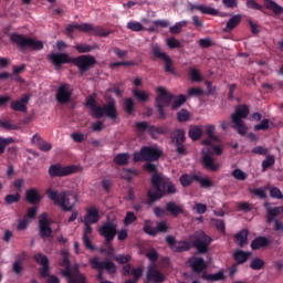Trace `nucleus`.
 <instances>
[{"mask_svg":"<svg viewBox=\"0 0 283 283\" xmlns=\"http://www.w3.org/2000/svg\"><path fill=\"white\" fill-rule=\"evenodd\" d=\"M76 174V166H62L61 164L51 165L49 168V176L51 178H63Z\"/></svg>","mask_w":283,"mask_h":283,"instance_id":"nucleus-14","label":"nucleus"},{"mask_svg":"<svg viewBox=\"0 0 283 283\" xmlns=\"http://www.w3.org/2000/svg\"><path fill=\"white\" fill-rule=\"evenodd\" d=\"M202 280H209L210 282H218L220 280H224V272L219 271L214 274H203Z\"/></svg>","mask_w":283,"mask_h":283,"instance_id":"nucleus-47","label":"nucleus"},{"mask_svg":"<svg viewBox=\"0 0 283 283\" xmlns=\"http://www.w3.org/2000/svg\"><path fill=\"white\" fill-rule=\"evenodd\" d=\"M216 132V126L213 125H207L206 126V134L208 136V140H213L214 143H220V139L218 138V136L214 135Z\"/></svg>","mask_w":283,"mask_h":283,"instance_id":"nucleus-48","label":"nucleus"},{"mask_svg":"<svg viewBox=\"0 0 283 283\" xmlns=\"http://www.w3.org/2000/svg\"><path fill=\"white\" fill-rule=\"evenodd\" d=\"M98 233L105 239L107 244H112L114 238H116V233H118V223L108 220L102 224L98 229Z\"/></svg>","mask_w":283,"mask_h":283,"instance_id":"nucleus-11","label":"nucleus"},{"mask_svg":"<svg viewBox=\"0 0 283 283\" xmlns=\"http://www.w3.org/2000/svg\"><path fill=\"white\" fill-rule=\"evenodd\" d=\"M235 242H239V247L242 249L249 244V230L243 229L234 235Z\"/></svg>","mask_w":283,"mask_h":283,"instance_id":"nucleus-33","label":"nucleus"},{"mask_svg":"<svg viewBox=\"0 0 283 283\" xmlns=\"http://www.w3.org/2000/svg\"><path fill=\"white\" fill-rule=\"evenodd\" d=\"M269 123V119H262L260 124L254 125V132H266V129H269L270 127Z\"/></svg>","mask_w":283,"mask_h":283,"instance_id":"nucleus-61","label":"nucleus"},{"mask_svg":"<svg viewBox=\"0 0 283 283\" xmlns=\"http://www.w3.org/2000/svg\"><path fill=\"white\" fill-rule=\"evenodd\" d=\"M0 127L7 132H12L19 129L18 125L11 124L10 120H0Z\"/></svg>","mask_w":283,"mask_h":283,"instance_id":"nucleus-60","label":"nucleus"},{"mask_svg":"<svg viewBox=\"0 0 283 283\" xmlns=\"http://www.w3.org/2000/svg\"><path fill=\"white\" fill-rule=\"evenodd\" d=\"M75 50L80 53V54H87V52H92V50H94V46L87 44V43H80L75 45Z\"/></svg>","mask_w":283,"mask_h":283,"instance_id":"nucleus-52","label":"nucleus"},{"mask_svg":"<svg viewBox=\"0 0 283 283\" xmlns=\"http://www.w3.org/2000/svg\"><path fill=\"white\" fill-rule=\"evenodd\" d=\"M25 200L30 205H39L43 200V197H41L36 188H31L25 192Z\"/></svg>","mask_w":283,"mask_h":283,"instance_id":"nucleus-28","label":"nucleus"},{"mask_svg":"<svg viewBox=\"0 0 283 283\" xmlns=\"http://www.w3.org/2000/svg\"><path fill=\"white\" fill-rule=\"evenodd\" d=\"M192 247L198 253L205 254L209 253V247L213 242V239L209 237L205 231L199 230L193 234Z\"/></svg>","mask_w":283,"mask_h":283,"instance_id":"nucleus-9","label":"nucleus"},{"mask_svg":"<svg viewBox=\"0 0 283 283\" xmlns=\"http://www.w3.org/2000/svg\"><path fill=\"white\" fill-rule=\"evenodd\" d=\"M134 105H135V103L132 97H127L124 101V108H125L126 114H134Z\"/></svg>","mask_w":283,"mask_h":283,"instance_id":"nucleus-55","label":"nucleus"},{"mask_svg":"<svg viewBox=\"0 0 283 283\" xmlns=\"http://www.w3.org/2000/svg\"><path fill=\"white\" fill-rule=\"evenodd\" d=\"M163 150L158 147L143 146L139 151H135L133 155L134 163H156L160 160Z\"/></svg>","mask_w":283,"mask_h":283,"instance_id":"nucleus-7","label":"nucleus"},{"mask_svg":"<svg viewBox=\"0 0 283 283\" xmlns=\"http://www.w3.org/2000/svg\"><path fill=\"white\" fill-rule=\"evenodd\" d=\"M195 179L196 182H199L201 189H211V187L214 186L213 180H211L209 177H200L197 175Z\"/></svg>","mask_w":283,"mask_h":283,"instance_id":"nucleus-42","label":"nucleus"},{"mask_svg":"<svg viewBox=\"0 0 283 283\" xmlns=\"http://www.w3.org/2000/svg\"><path fill=\"white\" fill-rule=\"evenodd\" d=\"M148 282L163 283L165 282V274L160 273L155 265H150L147 271Z\"/></svg>","mask_w":283,"mask_h":283,"instance_id":"nucleus-25","label":"nucleus"},{"mask_svg":"<svg viewBox=\"0 0 283 283\" xmlns=\"http://www.w3.org/2000/svg\"><path fill=\"white\" fill-rule=\"evenodd\" d=\"M171 139H172V143H175V145L185 144V140H187L185 129H181V128L176 129L172 133Z\"/></svg>","mask_w":283,"mask_h":283,"instance_id":"nucleus-40","label":"nucleus"},{"mask_svg":"<svg viewBox=\"0 0 283 283\" xmlns=\"http://www.w3.org/2000/svg\"><path fill=\"white\" fill-rule=\"evenodd\" d=\"M48 60L54 65V67L60 69L65 63H72V57L67 53H51L48 55Z\"/></svg>","mask_w":283,"mask_h":283,"instance_id":"nucleus-20","label":"nucleus"},{"mask_svg":"<svg viewBox=\"0 0 283 283\" xmlns=\"http://www.w3.org/2000/svg\"><path fill=\"white\" fill-rule=\"evenodd\" d=\"M151 54L154 59H161L164 61V70L168 74H176V71L174 70V61L167 53L163 52V49L158 44H155L151 46Z\"/></svg>","mask_w":283,"mask_h":283,"instance_id":"nucleus-12","label":"nucleus"},{"mask_svg":"<svg viewBox=\"0 0 283 283\" xmlns=\"http://www.w3.org/2000/svg\"><path fill=\"white\" fill-rule=\"evenodd\" d=\"M136 220H138L136 214L133 211H128V212H126V217L124 219V224H125V227H129V224H133V222H136Z\"/></svg>","mask_w":283,"mask_h":283,"instance_id":"nucleus-59","label":"nucleus"},{"mask_svg":"<svg viewBox=\"0 0 283 283\" xmlns=\"http://www.w3.org/2000/svg\"><path fill=\"white\" fill-rule=\"evenodd\" d=\"M275 165V156L268 155L266 158L262 161V170L266 171V169H270V167H273Z\"/></svg>","mask_w":283,"mask_h":283,"instance_id":"nucleus-50","label":"nucleus"},{"mask_svg":"<svg viewBox=\"0 0 283 283\" xmlns=\"http://www.w3.org/2000/svg\"><path fill=\"white\" fill-rule=\"evenodd\" d=\"M114 165H118L119 167H125L129 165V153H120L117 154L113 159Z\"/></svg>","mask_w":283,"mask_h":283,"instance_id":"nucleus-38","label":"nucleus"},{"mask_svg":"<svg viewBox=\"0 0 283 283\" xmlns=\"http://www.w3.org/2000/svg\"><path fill=\"white\" fill-rule=\"evenodd\" d=\"M196 177H198V175H189V174H184L180 176L179 178V182L181 185V187H191V185H193V181L196 182Z\"/></svg>","mask_w":283,"mask_h":283,"instance_id":"nucleus-41","label":"nucleus"},{"mask_svg":"<svg viewBox=\"0 0 283 283\" xmlns=\"http://www.w3.org/2000/svg\"><path fill=\"white\" fill-rule=\"evenodd\" d=\"M76 30H80V32H84L85 34H92L93 36H109L112 34V31L106 30L102 27H94L92 23H76Z\"/></svg>","mask_w":283,"mask_h":283,"instance_id":"nucleus-13","label":"nucleus"},{"mask_svg":"<svg viewBox=\"0 0 283 283\" xmlns=\"http://www.w3.org/2000/svg\"><path fill=\"white\" fill-rule=\"evenodd\" d=\"M75 67H77L80 74L83 76L86 72H90L94 65H96V57L90 54L80 55L77 57H72V62Z\"/></svg>","mask_w":283,"mask_h":283,"instance_id":"nucleus-10","label":"nucleus"},{"mask_svg":"<svg viewBox=\"0 0 283 283\" xmlns=\"http://www.w3.org/2000/svg\"><path fill=\"white\" fill-rule=\"evenodd\" d=\"M153 187L156 189L148 190V198L149 203L156 202V200H160V198H165V196H174L175 193H178V189L176 188V185L171 180V178L161 175V176H155L153 178Z\"/></svg>","mask_w":283,"mask_h":283,"instance_id":"nucleus-1","label":"nucleus"},{"mask_svg":"<svg viewBox=\"0 0 283 283\" xmlns=\"http://www.w3.org/2000/svg\"><path fill=\"white\" fill-rule=\"evenodd\" d=\"M201 165L203 169H207L208 171H218V169H220V164H216V159L207 153L202 154Z\"/></svg>","mask_w":283,"mask_h":283,"instance_id":"nucleus-24","label":"nucleus"},{"mask_svg":"<svg viewBox=\"0 0 283 283\" xmlns=\"http://www.w3.org/2000/svg\"><path fill=\"white\" fill-rule=\"evenodd\" d=\"M189 72H190L191 81H193L195 83H200V81H202V75H200V71H198L197 69L190 67Z\"/></svg>","mask_w":283,"mask_h":283,"instance_id":"nucleus-57","label":"nucleus"},{"mask_svg":"<svg viewBox=\"0 0 283 283\" xmlns=\"http://www.w3.org/2000/svg\"><path fill=\"white\" fill-rule=\"evenodd\" d=\"M21 201V193L17 192L14 195H7L4 197V205H14L17 202H20Z\"/></svg>","mask_w":283,"mask_h":283,"instance_id":"nucleus-49","label":"nucleus"},{"mask_svg":"<svg viewBox=\"0 0 283 283\" xmlns=\"http://www.w3.org/2000/svg\"><path fill=\"white\" fill-rule=\"evenodd\" d=\"M190 9L198 10L201 14H209L210 17H218L220 14L218 9L205 4H192Z\"/></svg>","mask_w":283,"mask_h":283,"instance_id":"nucleus-27","label":"nucleus"},{"mask_svg":"<svg viewBox=\"0 0 283 283\" xmlns=\"http://www.w3.org/2000/svg\"><path fill=\"white\" fill-rule=\"evenodd\" d=\"M232 176L233 178H235V180H247L248 175L247 172H244L242 169L237 168L232 171Z\"/></svg>","mask_w":283,"mask_h":283,"instance_id":"nucleus-62","label":"nucleus"},{"mask_svg":"<svg viewBox=\"0 0 283 283\" xmlns=\"http://www.w3.org/2000/svg\"><path fill=\"white\" fill-rule=\"evenodd\" d=\"M191 114H189V111H187L186 108H182L181 111H179L177 113V120L179 123H187V120H189Z\"/></svg>","mask_w":283,"mask_h":283,"instance_id":"nucleus-53","label":"nucleus"},{"mask_svg":"<svg viewBox=\"0 0 283 283\" xmlns=\"http://www.w3.org/2000/svg\"><path fill=\"white\" fill-rule=\"evenodd\" d=\"M188 136L189 138H191V140H200V138H202V127L200 126L191 127L188 132Z\"/></svg>","mask_w":283,"mask_h":283,"instance_id":"nucleus-43","label":"nucleus"},{"mask_svg":"<svg viewBox=\"0 0 283 283\" xmlns=\"http://www.w3.org/2000/svg\"><path fill=\"white\" fill-rule=\"evenodd\" d=\"M202 145H206L208 147L209 154H213L214 156H222V153H223L222 146L214 145L209 139H203Z\"/></svg>","mask_w":283,"mask_h":283,"instance_id":"nucleus-36","label":"nucleus"},{"mask_svg":"<svg viewBox=\"0 0 283 283\" xmlns=\"http://www.w3.org/2000/svg\"><path fill=\"white\" fill-rule=\"evenodd\" d=\"M86 105L90 107L94 118H103V116H107L111 120L118 118V108L114 98H111L104 106H98L96 98L90 96L86 99Z\"/></svg>","mask_w":283,"mask_h":283,"instance_id":"nucleus-2","label":"nucleus"},{"mask_svg":"<svg viewBox=\"0 0 283 283\" xmlns=\"http://www.w3.org/2000/svg\"><path fill=\"white\" fill-rule=\"evenodd\" d=\"M169 133V127L167 126H154V125H150L149 126V130H148V134L149 136H151V138L156 139L158 138V136L163 135V134H167Z\"/></svg>","mask_w":283,"mask_h":283,"instance_id":"nucleus-35","label":"nucleus"},{"mask_svg":"<svg viewBox=\"0 0 283 283\" xmlns=\"http://www.w3.org/2000/svg\"><path fill=\"white\" fill-rule=\"evenodd\" d=\"M151 221L146 220L144 224V233H147V235H151L153 238H156L157 232L156 228L151 227Z\"/></svg>","mask_w":283,"mask_h":283,"instance_id":"nucleus-54","label":"nucleus"},{"mask_svg":"<svg viewBox=\"0 0 283 283\" xmlns=\"http://www.w3.org/2000/svg\"><path fill=\"white\" fill-rule=\"evenodd\" d=\"M249 106L243 104L237 106L234 113L231 115V120L233 123L232 127L239 136H247V133L249 132V127H247V124L242 120V118L249 116Z\"/></svg>","mask_w":283,"mask_h":283,"instance_id":"nucleus-6","label":"nucleus"},{"mask_svg":"<svg viewBox=\"0 0 283 283\" xmlns=\"http://www.w3.org/2000/svg\"><path fill=\"white\" fill-rule=\"evenodd\" d=\"M187 25H189V21L187 20L177 22L175 23V25L169 28V32L170 34H180V32H182V29L187 28Z\"/></svg>","mask_w":283,"mask_h":283,"instance_id":"nucleus-44","label":"nucleus"},{"mask_svg":"<svg viewBox=\"0 0 283 283\" xmlns=\"http://www.w3.org/2000/svg\"><path fill=\"white\" fill-rule=\"evenodd\" d=\"M166 211L176 218L180 216V213H185V208L178 206L175 201H170L166 205Z\"/></svg>","mask_w":283,"mask_h":283,"instance_id":"nucleus-31","label":"nucleus"},{"mask_svg":"<svg viewBox=\"0 0 283 283\" xmlns=\"http://www.w3.org/2000/svg\"><path fill=\"white\" fill-rule=\"evenodd\" d=\"M46 196L54 202L56 207H61L62 211H72L74 207H76V198L73 197V200L70 198V192L67 191H61L54 190L52 188H49L46 190Z\"/></svg>","mask_w":283,"mask_h":283,"instance_id":"nucleus-4","label":"nucleus"},{"mask_svg":"<svg viewBox=\"0 0 283 283\" xmlns=\"http://www.w3.org/2000/svg\"><path fill=\"white\" fill-rule=\"evenodd\" d=\"M263 6L264 8H266V10H272L274 14H283L282 6L277 4L273 0H263Z\"/></svg>","mask_w":283,"mask_h":283,"instance_id":"nucleus-37","label":"nucleus"},{"mask_svg":"<svg viewBox=\"0 0 283 283\" xmlns=\"http://www.w3.org/2000/svg\"><path fill=\"white\" fill-rule=\"evenodd\" d=\"M175 101L171 105V109L176 111V109H180V107H182V105H185L187 103V95L185 94H180L178 96L174 97Z\"/></svg>","mask_w":283,"mask_h":283,"instance_id":"nucleus-45","label":"nucleus"},{"mask_svg":"<svg viewBox=\"0 0 283 283\" xmlns=\"http://www.w3.org/2000/svg\"><path fill=\"white\" fill-rule=\"evenodd\" d=\"M212 222H214V227L217 230H219L221 233H227V227L224 224V220L222 219H212Z\"/></svg>","mask_w":283,"mask_h":283,"instance_id":"nucleus-63","label":"nucleus"},{"mask_svg":"<svg viewBox=\"0 0 283 283\" xmlns=\"http://www.w3.org/2000/svg\"><path fill=\"white\" fill-rule=\"evenodd\" d=\"M63 260L61 265L65 269L62 271V275L66 277L67 283H87V279L78 270L72 272V263L70 262V252L63 250L61 252Z\"/></svg>","mask_w":283,"mask_h":283,"instance_id":"nucleus-5","label":"nucleus"},{"mask_svg":"<svg viewBox=\"0 0 283 283\" xmlns=\"http://www.w3.org/2000/svg\"><path fill=\"white\" fill-rule=\"evenodd\" d=\"M188 264L191 268L193 273H202L207 269V261L199 256H192L188 259Z\"/></svg>","mask_w":283,"mask_h":283,"instance_id":"nucleus-23","label":"nucleus"},{"mask_svg":"<svg viewBox=\"0 0 283 283\" xmlns=\"http://www.w3.org/2000/svg\"><path fill=\"white\" fill-rule=\"evenodd\" d=\"M133 95L137 101H140V103H147L149 101V94L145 91H140L138 88L133 90Z\"/></svg>","mask_w":283,"mask_h":283,"instance_id":"nucleus-46","label":"nucleus"},{"mask_svg":"<svg viewBox=\"0 0 283 283\" xmlns=\"http://www.w3.org/2000/svg\"><path fill=\"white\" fill-rule=\"evenodd\" d=\"M158 96L155 99L156 105H160L161 107H169L171 105L172 98H175V95L167 92L165 87L158 86L157 87Z\"/></svg>","mask_w":283,"mask_h":283,"instance_id":"nucleus-19","label":"nucleus"},{"mask_svg":"<svg viewBox=\"0 0 283 283\" xmlns=\"http://www.w3.org/2000/svg\"><path fill=\"white\" fill-rule=\"evenodd\" d=\"M33 260L42 266L39 270L41 277H50V259H48V255L39 252L33 256Z\"/></svg>","mask_w":283,"mask_h":283,"instance_id":"nucleus-18","label":"nucleus"},{"mask_svg":"<svg viewBox=\"0 0 283 283\" xmlns=\"http://www.w3.org/2000/svg\"><path fill=\"white\" fill-rule=\"evenodd\" d=\"M9 40L13 45H17L21 52H25V50H34L35 52H39L44 48L43 41L28 38L21 33H11Z\"/></svg>","mask_w":283,"mask_h":283,"instance_id":"nucleus-3","label":"nucleus"},{"mask_svg":"<svg viewBox=\"0 0 283 283\" xmlns=\"http://www.w3.org/2000/svg\"><path fill=\"white\" fill-rule=\"evenodd\" d=\"M166 242L174 253H185V251H189L191 249V243L189 241H176V237L174 235L166 237Z\"/></svg>","mask_w":283,"mask_h":283,"instance_id":"nucleus-15","label":"nucleus"},{"mask_svg":"<svg viewBox=\"0 0 283 283\" xmlns=\"http://www.w3.org/2000/svg\"><path fill=\"white\" fill-rule=\"evenodd\" d=\"M251 258V252H244L242 250H237L233 253V260H235L237 264H244Z\"/></svg>","mask_w":283,"mask_h":283,"instance_id":"nucleus-39","label":"nucleus"},{"mask_svg":"<svg viewBox=\"0 0 283 283\" xmlns=\"http://www.w3.org/2000/svg\"><path fill=\"white\" fill-rule=\"evenodd\" d=\"M55 98L61 105H66V103H70V101H72V87L70 84L60 85L56 91Z\"/></svg>","mask_w":283,"mask_h":283,"instance_id":"nucleus-17","label":"nucleus"},{"mask_svg":"<svg viewBox=\"0 0 283 283\" xmlns=\"http://www.w3.org/2000/svg\"><path fill=\"white\" fill-rule=\"evenodd\" d=\"M271 245V240L266 237H258L251 242L252 251H258L260 249H266Z\"/></svg>","mask_w":283,"mask_h":283,"instance_id":"nucleus-29","label":"nucleus"},{"mask_svg":"<svg viewBox=\"0 0 283 283\" xmlns=\"http://www.w3.org/2000/svg\"><path fill=\"white\" fill-rule=\"evenodd\" d=\"M144 171H146L147 174H150V185H153V180L155 178V176H163L161 172H158V166H156L155 164H153L151 161L146 163L143 166Z\"/></svg>","mask_w":283,"mask_h":283,"instance_id":"nucleus-34","label":"nucleus"},{"mask_svg":"<svg viewBox=\"0 0 283 283\" xmlns=\"http://www.w3.org/2000/svg\"><path fill=\"white\" fill-rule=\"evenodd\" d=\"M90 264L94 271H98L97 280H103V273H105V271H107L109 275H114L117 269L116 263L109 260L101 261L98 256L90 259Z\"/></svg>","mask_w":283,"mask_h":283,"instance_id":"nucleus-8","label":"nucleus"},{"mask_svg":"<svg viewBox=\"0 0 283 283\" xmlns=\"http://www.w3.org/2000/svg\"><path fill=\"white\" fill-rule=\"evenodd\" d=\"M240 23H242V15L241 14L233 15L227 22L224 32H231L232 30H235V28H238V25H240Z\"/></svg>","mask_w":283,"mask_h":283,"instance_id":"nucleus-32","label":"nucleus"},{"mask_svg":"<svg viewBox=\"0 0 283 283\" xmlns=\"http://www.w3.org/2000/svg\"><path fill=\"white\" fill-rule=\"evenodd\" d=\"M127 29L133 32H143V23L137 21H130L127 23Z\"/></svg>","mask_w":283,"mask_h":283,"instance_id":"nucleus-58","label":"nucleus"},{"mask_svg":"<svg viewBox=\"0 0 283 283\" xmlns=\"http://www.w3.org/2000/svg\"><path fill=\"white\" fill-rule=\"evenodd\" d=\"M31 143H33L34 145H38L40 151H51L52 150V144L43 140V138H41V136H39L38 134L33 135Z\"/></svg>","mask_w":283,"mask_h":283,"instance_id":"nucleus-30","label":"nucleus"},{"mask_svg":"<svg viewBox=\"0 0 283 283\" xmlns=\"http://www.w3.org/2000/svg\"><path fill=\"white\" fill-rule=\"evenodd\" d=\"M28 103H30V96L23 95L20 99L11 103V109L13 112H28Z\"/></svg>","mask_w":283,"mask_h":283,"instance_id":"nucleus-26","label":"nucleus"},{"mask_svg":"<svg viewBox=\"0 0 283 283\" xmlns=\"http://www.w3.org/2000/svg\"><path fill=\"white\" fill-rule=\"evenodd\" d=\"M135 127H136V130H137V132H142V133L148 132V133H149V127H150V125L147 124V122H137V123L135 124Z\"/></svg>","mask_w":283,"mask_h":283,"instance_id":"nucleus-64","label":"nucleus"},{"mask_svg":"<svg viewBox=\"0 0 283 283\" xmlns=\"http://www.w3.org/2000/svg\"><path fill=\"white\" fill-rule=\"evenodd\" d=\"M39 235L42 240L52 238V223L48 218V212H43L39 218Z\"/></svg>","mask_w":283,"mask_h":283,"instance_id":"nucleus-16","label":"nucleus"},{"mask_svg":"<svg viewBox=\"0 0 283 283\" xmlns=\"http://www.w3.org/2000/svg\"><path fill=\"white\" fill-rule=\"evenodd\" d=\"M101 220V214L98 213V208L92 206L86 209V214L81 219V222H86L88 224H96Z\"/></svg>","mask_w":283,"mask_h":283,"instance_id":"nucleus-22","label":"nucleus"},{"mask_svg":"<svg viewBox=\"0 0 283 283\" xmlns=\"http://www.w3.org/2000/svg\"><path fill=\"white\" fill-rule=\"evenodd\" d=\"M12 143H14V139L12 137H9V138L0 137V154H4L6 147H8V145Z\"/></svg>","mask_w":283,"mask_h":283,"instance_id":"nucleus-56","label":"nucleus"},{"mask_svg":"<svg viewBox=\"0 0 283 283\" xmlns=\"http://www.w3.org/2000/svg\"><path fill=\"white\" fill-rule=\"evenodd\" d=\"M263 207L266 210L265 219L268 224H271L283 212V207H271L270 202H264Z\"/></svg>","mask_w":283,"mask_h":283,"instance_id":"nucleus-21","label":"nucleus"},{"mask_svg":"<svg viewBox=\"0 0 283 283\" xmlns=\"http://www.w3.org/2000/svg\"><path fill=\"white\" fill-rule=\"evenodd\" d=\"M264 264H265L264 260H262L260 258H255L250 263V269H252V271H260V270L264 269Z\"/></svg>","mask_w":283,"mask_h":283,"instance_id":"nucleus-51","label":"nucleus"}]
</instances>
